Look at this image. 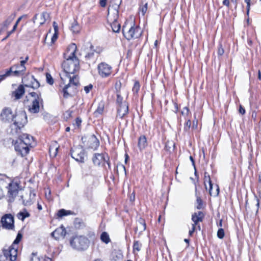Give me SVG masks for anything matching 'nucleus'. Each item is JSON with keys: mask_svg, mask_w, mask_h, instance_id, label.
<instances>
[{"mask_svg": "<svg viewBox=\"0 0 261 261\" xmlns=\"http://www.w3.org/2000/svg\"><path fill=\"white\" fill-rule=\"evenodd\" d=\"M14 18V15H11L7 20L5 22L4 25L6 27L8 26L12 21Z\"/></svg>", "mask_w": 261, "mask_h": 261, "instance_id": "c03bdc74", "label": "nucleus"}, {"mask_svg": "<svg viewBox=\"0 0 261 261\" xmlns=\"http://www.w3.org/2000/svg\"><path fill=\"white\" fill-rule=\"evenodd\" d=\"M191 122L190 120H188L184 125V131L185 133H188L190 128Z\"/></svg>", "mask_w": 261, "mask_h": 261, "instance_id": "58836bf2", "label": "nucleus"}, {"mask_svg": "<svg viewBox=\"0 0 261 261\" xmlns=\"http://www.w3.org/2000/svg\"><path fill=\"white\" fill-rule=\"evenodd\" d=\"M2 227L8 230H12L14 228V217L10 214L4 215L1 219Z\"/></svg>", "mask_w": 261, "mask_h": 261, "instance_id": "9d476101", "label": "nucleus"}, {"mask_svg": "<svg viewBox=\"0 0 261 261\" xmlns=\"http://www.w3.org/2000/svg\"><path fill=\"white\" fill-rule=\"evenodd\" d=\"M105 160H106V155L102 153H95L92 158L93 163L96 166H99Z\"/></svg>", "mask_w": 261, "mask_h": 261, "instance_id": "aec40b11", "label": "nucleus"}, {"mask_svg": "<svg viewBox=\"0 0 261 261\" xmlns=\"http://www.w3.org/2000/svg\"><path fill=\"white\" fill-rule=\"evenodd\" d=\"M24 93V88L23 85H19L18 88L13 93L16 99H20Z\"/></svg>", "mask_w": 261, "mask_h": 261, "instance_id": "393cba45", "label": "nucleus"}, {"mask_svg": "<svg viewBox=\"0 0 261 261\" xmlns=\"http://www.w3.org/2000/svg\"><path fill=\"white\" fill-rule=\"evenodd\" d=\"M206 173H205L204 178V182L205 184V188L207 189L206 184H205V182L207 181V182H208V183L209 184V189H208L209 194L211 195H212V188H213V184H212V181L211 180L210 175H208L207 176H206Z\"/></svg>", "mask_w": 261, "mask_h": 261, "instance_id": "a878e982", "label": "nucleus"}, {"mask_svg": "<svg viewBox=\"0 0 261 261\" xmlns=\"http://www.w3.org/2000/svg\"><path fill=\"white\" fill-rule=\"evenodd\" d=\"M77 49V46L74 43L68 46L63 54L64 62H67V64H93L96 59L95 53H100L101 51L100 48L95 49L91 43H87L82 46L78 57L76 56Z\"/></svg>", "mask_w": 261, "mask_h": 261, "instance_id": "f257e3e1", "label": "nucleus"}, {"mask_svg": "<svg viewBox=\"0 0 261 261\" xmlns=\"http://www.w3.org/2000/svg\"><path fill=\"white\" fill-rule=\"evenodd\" d=\"M203 218L204 214L202 212L194 213L192 215V220L194 222L192 225L196 226L198 222L202 221Z\"/></svg>", "mask_w": 261, "mask_h": 261, "instance_id": "412c9836", "label": "nucleus"}, {"mask_svg": "<svg viewBox=\"0 0 261 261\" xmlns=\"http://www.w3.org/2000/svg\"><path fill=\"white\" fill-rule=\"evenodd\" d=\"M28 59H29L28 57H26L24 60H20V65H24L26 63Z\"/></svg>", "mask_w": 261, "mask_h": 261, "instance_id": "680f3d73", "label": "nucleus"}, {"mask_svg": "<svg viewBox=\"0 0 261 261\" xmlns=\"http://www.w3.org/2000/svg\"><path fill=\"white\" fill-rule=\"evenodd\" d=\"M107 0H100V5L102 7L106 6Z\"/></svg>", "mask_w": 261, "mask_h": 261, "instance_id": "e2e57ef3", "label": "nucleus"}, {"mask_svg": "<svg viewBox=\"0 0 261 261\" xmlns=\"http://www.w3.org/2000/svg\"><path fill=\"white\" fill-rule=\"evenodd\" d=\"M30 95L33 98L29 111L32 113H38L40 111V107H43V101L40 92H32Z\"/></svg>", "mask_w": 261, "mask_h": 261, "instance_id": "39448f33", "label": "nucleus"}, {"mask_svg": "<svg viewBox=\"0 0 261 261\" xmlns=\"http://www.w3.org/2000/svg\"><path fill=\"white\" fill-rule=\"evenodd\" d=\"M139 31V29L138 28L134 27L132 24L130 27H127L126 23L123 26L122 28L123 34L124 37L128 40L138 37L140 35Z\"/></svg>", "mask_w": 261, "mask_h": 261, "instance_id": "0eeeda50", "label": "nucleus"}, {"mask_svg": "<svg viewBox=\"0 0 261 261\" xmlns=\"http://www.w3.org/2000/svg\"><path fill=\"white\" fill-rule=\"evenodd\" d=\"M223 4L227 7L229 6V0H223Z\"/></svg>", "mask_w": 261, "mask_h": 261, "instance_id": "0e129e2a", "label": "nucleus"}, {"mask_svg": "<svg viewBox=\"0 0 261 261\" xmlns=\"http://www.w3.org/2000/svg\"><path fill=\"white\" fill-rule=\"evenodd\" d=\"M22 70H17L16 69H13V67L7 70L5 74L0 75V81L5 79V77L12 75L15 76H21L23 74L21 73Z\"/></svg>", "mask_w": 261, "mask_h": 261, "instance_id": "dca6fc26", "label": "nucleus"}, {"mask_svg": "<svg viewBox=\"0 0 261 261\" xmlns=\"http://www.w3.org/2000/svg\"><path fill=\"white\" fill-rule=\"evenodd\" d=\"M119 11L112 8H108V14L107 17L108 22L109 23L114 22L117 21L118 18Z\"/></svg>", "mask_w": 261, "mask_h": 261, "instance_id": "2eb2a0df", "label": "nucleus"}, {"mask_svg": "<svg viewBox=\"0 0 261 261\" xmlns=\"http://www.w3.org/2000/svg\"><path fill=\"white\" fill-rule=\"evenodd\" d=\"M33 142V137L28 134H23L19 136L14 144L15 150L22 156L26 155L29 152V146Z\"/></svg>", "mask_w": 261, "mask_h": 261, "instance_id": "7ed1b4c3", "label": "nucleus"}, {"mask_svg": "<svg viewBox=\"0 0 261 261\" xmlns=\"http://www.w3.org/2000/svg\"><path fill=\"white\" fill-rule=\"evenodd\" d=\"M218 55L219 56H222L224 53V49L223 48L221 45H220L218 48Z\"/></svg>", "mask_w": 261, "mask_h": 261, "instance_id": "49530a36", "label": "nucleus"}, {"mask_svg": "<svg viewBox=\"0 0 261 261\" xmlns=\"http://www.w3.org/2000/svg\"><path fill=\"white\" fill-rule=\"evenodd\" d=\"M17 27V25H16V23H15V25L13 27L12 30L8 32L7 36L3 40H5L6 38H7L12 33H13L16 29Z\"/></svg>", "mask_w": 261, "mask_h": 261, "instance_id": "3c124183", "label": "nucleus"}, {"mask_svg": "<svg viewBox=\"0 0 261 261\" xmlns=\"http://www.w3.org/2000/svg\"><path fill=\"white\" fill-rule=\"evenodd\" d=\"M11 179L6 175L0 174V188H8Z\"/></svg>", "mask_w": 261, "mask_h": 261, "instance_id": "4be33fe9", "label": "nucleus"}, {"mask_svg": "<svg viewBox=\"0 0 261 261\" xmlns=\"http://www.w3.org/2000/svg\"><path fill=\"white\" fill-rule=\"evenodd\" d=\"M121 0H112L111 2L109 8H112L119 11V6L121 5Z\"/></svg>", "mask_w": 261, "mask_h": 261, "instance_id": "c85d7f7f", "label": "nucleus"}, {"mask_svg": "<svg viewBox=\"0 0 261 261\" xmlns=\"http://www.w3.org/2000/svg\"><path fill=\"white\" fill-rule=\"evenodd\" d=\"M66 234V230L63 226H61L54 231L51 235L56 240H59L60 238H64Z\"/></svg>", "mask_w": 261, "mask_h": 261, "instance_id": "f3484780", "label": "nucleus"}, {"mask_svg": "<svg viewBox=\"0 0 261 261\" xmlns=\"http://www.w3.org/2000/svg\"><path fill=\"white\" fill-rule=\"evenodd\" d=\"M82 141L85 146L88 148H90L94 150H96L99 145L98 139L94 135H90L87 137H82Z\"/></svg>", "mask_w": 261, "mask_h": 261, "instance_id": "1a4fd4ad", "label": "nucleus"}, {"mask_svg": "<svg viewBox=\"0 0 261 261\" xmlns=\"http://www.w3.org/2000/svg\"><path fill=\"white\" fill-rule=\"evenodd\" d=\"M117 102L118 103V106L124 102V101H122L123 98L120 94H117Z\"/></svg>", "mask_w": 261, "mask_h": 261, "instance_id": "a18cd8bd", "label": "nucleus"}, {"mask_svg": "<svg viewBox=\"0 0 261 261\" xmlns=\"http://www.w3.org/2000/svg\"><path fill=\"white\" fill-rule=\"evenodd\" d=\"M70 154L73 159L80 163H84L87 155L84 149L81 146H76L72 147L70 150Z\"/></svg>", "mask_w": 261, "mask_h": 261, "instance_id": "423d86ee", "label": "nucleus"}, {"mask_svg": "<svg viewBox=\"0 0 261 261\" xmlns=\"http://www.w3.org/2000/svg\"><path fill=\"white\" fill-rule=\"evenodd\" d=\"M46 82L48 84H49V85H53L54 83V79H53V77H51V75L48 73H46Z\"/></svg>", "mask_w": 261, "mask_h": 261, "instance_id": "a19ab883", "label": "nucleus"}, {"mask_svg": "<svg viewBox=\"0 0 261 261\" xmlns=\"http://www.w3.org/2000/svg\"><path fill=\"white\" fill-rule=\"evenodd\" d=\"M128 112V105L126 101H124L121 105L118 106L117 109V117L119 118H123Z\"/></svg>", "mask_w": 261, "mask_h": 261, "instance_id": "4468645a", "label": "nucleus"}, {"mask_svg": "<svg viewBox=\"0 0 261 261\" xmlns=\"http://www.w3.org/2000/svg\"><path fill=\"white\" fill-rule=\"evenodd\" d=\"M81 223V220L79 218H76L74 221L75 225H76L77 224H80Z\"/></svg>", "mask_w": 261, "mask_h": 261, "instance_id": "69168bd1", "label": "nucleus"}, {"mask_svg": "<svg viewBox=\"0 0 261 261\" xmlns=\"http://www.w3.org/2000/svg\"><path fill=\"white\" fill-rule=\"evenodd\" d=\"M140 84L139 83V82L138 81H136L135 84H134V85L133 86V91L134 92V93H138V92L139 91V89H140Z\"/></svg>", "mask_w": 261, "mask_h": 261, "instance_id": "37998d69", "label": "nucleus"}, {"mask_svg": "<svg viewBox=\"0 0 261 261\" xmlns=\"http://www.w3.org/2000/svg\"><path fill=\"white\" fill-rule=\"evenodd\" d=\"M147 4H145V5L143 6L141 8V11L142 13V15H144L145 13L147 11Z\"/></svg>", "mask_w": 261, "mask_h": 261, "instance_id": "8fccbe9b", "label": "nucleus"}, {"mask_svg": "<svg viewBox=\"0 0 261 261\" xmlns=\"http://www.w3.org/2000/svg\"><path fill=\"white\" fill-rule=\"evenodd\" d=\"M30 214L25 210L24 212H20L17 214V217L19 219L23 221L25 218L30 217Z\"/></svg>", "mask_w": 261, "mask_h": 261, "instance_id": "f704fd0d", "label": "nucleus"}, {"mask_svg": "<svg viewBox=\"0 0 261 261\" xmlns=\"http://www.w3.org/2000/svg\"><path fill=\"white\" fill-rule=\"evenodd\" d=\"M97 69L99 75L102 77L108 76L112 72L111 66H97Z\"/></svg>", "mask_w": 261, "mask_h": 261, "instance_id": "6ab92c4d", "label": "nucleus"}, {"mask_svg": "<svg viewBox=\"0 0 261 261\" xmlns=\"http://www.w3.org/2000/svg\"><path fill=\"white\" fill-rule=\"evenodd\" d=\"M148 145L145 136L141 135L138 138V146L140 150L144 149Z\"/></svg>", "mask_w": 261, "mask_h": 261, "instance_id": "5701e85b", "label": "nucleus"}, {"mask_svg": "<svg viewBox=\"0 0 261 261\" xmlns=\"http://www.w3.org/2000/svg\"><path fill=\"white\" fill-rule=\"evenodd\" d=\"M71 30L74 33H78L80 32V26L75 20H74L71 24Z\"/></svg>", "mask_w": 261, "mask_h": 261, "instance_id": "72a5a7b5", "label": "nucleus"}, {"mask_svg": "<svg viewBox=\"0 0 261 261\" xmlns=\"http://www.w3.org/2000/svg\"><path fill=\"white\" fill-rule=\"evenodd\" d=\"M225 236L224 230L223 228H220L218 229L217 232V237L219 239H223Z\"/></svg>", "mask_w": 261, "mask_h": 261, "instance_id": "79ce46f5", "label": "nucleus"}, {"mask_svg": "<svg viewBox=\"0 0 261 261\" xmlns=\"http://www.w3.org/2000/svg\"><path fill=\"white\" fill-rule=\"evenodd\" d=\"M197 126V121L193 122L192 128H196Z\"/></svg>", "mask_w": 261, "mask_h": 261, "instance_id": "338daca9", "label": "nucleus"}, {"mask_svg": "<svg viewBox=\"0 0 261 261\" xmlns=\"http://www.w3.org/2000/svg\"><path fill=\"white\" fill-rule=\"evenodd\" d=\"M141 244L138 241H135L133 245L134 251H139L141 250Z\"/></svg>", "mask_w": 261, "mask_h": 261, "instance_id": "4c0bfd02", "label": "nucleus"}, {"mask_svg": "<svg viewBox=\"0 0 261 261\" xmlns=\"http://www.w3.org/2000/svg\"><path fill=\"white\" fill-rule=\"evenodd\" d=\"M16 69L17 70H22L21 73L24 74L26 70L25 66H16Z\"/></svg>", "mask_w": 261, "mask_h": 261, "instance_id": "09e8293b", "label": "nucleus"}, {"mask_svg": "<svg viewBox=\"0 0 261 261\" xmlns=\"http://www.w3.org/2000/svg\"><path fill=\"white\" fill-rule=\"evenodd\" d=\"M196 229V226L192 225V228L189 232V234L190 236H192Z\"/></svg>", "mask_w": 261, "mask_h": 261, "instance_id": "5fc2aeb1", "label": "nucleus"}, {"mask_svg": "<svg viewBox=\"0 0 261 261\" xmlns=\"http://www.w3.org/2000/svg\"><path fill=\"white\" fill-rule=\"evenodd\" d=\"M17 118V120H14L13 124L11 125L12 129L14 128L16 129V132L18 129H20L26 123L27 116L25 113H21L15 116L13 114L12 110L9 108L4 109L1 114V118L3 122H12L14 121L15 117Z\"/></svg>", "mask_w": 261, "mask_h": 261, "instance_id": "f03ea898", "label": "nucleus"}, {"mask_svg": "<svg viewBox=\"0 0 261 261\" xmlns=\"http://www.w3.org/2000/svg\"><path fill=\"white\" fill-rule=\"evenodd\" d=\"M17 246L11 245L8 250L4 251V255L10 261H15L17 256Z\"/></svg>", "mask_w": 261, "mask_h": 261, "instance_id": "f8f14e48", "label": "nucleus"}, {"mask_svg": "<svg viewBox=\"0 0 261 261\" xmlns=\"http://www.w3.org/2000/svg\"><path fill=\"white\" fill-rule=\"evenodd\" d=\"M104 110V103L103 102H100L98 103V106L94 112V115L95 117H98L99 115L101 114Z\"/></svg>", "mask_w": 261, "mask_h": 261, "instance_id": "bb28decb", "label": "nucleus"}, {"mask_svg": "<svg viewBox=\"0 0 261 261\" xmlns=\"http://www.w3.org/2000/svg\"><path fill=\"white\" fill-rule=\"evenodd\" d=\"M239 112L242 115H243L245 113V110L244 108H243L241 106H240L239 108Z\"/></svg>", "mask_w": 261, "mask_h": 261, "instance_id": "bf43d9fd", "label": "nucleus"}, {"mask_svg": "<svg viewBox=\"0 0 261 261\" xmlns=\"http://www.w3.org/2000/svg\"><path fill=\"white\" fill-rule=\"evenodd\" d=\"M93 85L92 84H89V85L85 86L84 87V90L86 93H88L92 89Z\"/></svg>", "mask_w": 261, "mask_h": 261, "instance_id": "de8ad7c7", "label": "nucleus"}, {"mask_svg": "<svg viewBox=\"0 0 261 261\" xmlns=\"http://www.w3.org/2000/svg\"><path fill=\"white\" fill-rule=\"evenodd\" d=\"M196 208L198 210L202 208L203 202L200 197H197L196 199Z\"/></svg>", "mask_w": 261, "mask_h": 261, "instance_id": "ea45409f", "label": "nucleus"}, {"mask_svg": "<svg viewBox=\"0 0 261 261\" xmlns=\"http://www.w3.org/2000/svg\"><path fill=\"white\" fill-rule=\"evenodd\" d=\"M8 195L10 197L14 199L18 194L19 185L17 182L11 181L8 186Z\"/></svg>", "mask_w": 261, "mask_h": 261, "instance_id": "ddd939ff", "label": "nucleus"}, {"mask_svg": "<svg viewBox=\"0 0 261 261\" xmlns=\"http://www.w3.org/2000/svg\"><path fill=\"white\" fill-rule=\"evenodd\" d=\"M28 59H29L28 57H26L24 60H20V65H24L26 63Z\"/></svg>", "mask_w": 261, "mask_h": 261, "instance_id": "052dcab7", "label": "nucleus"}, {"mask_svg": "<svg viewBox=\"0 0 261 261\" xmlns=\"http://www.w3.org/2000/svg\"><path fill=\"white\" fill-rule=\"evenodd\" d=\"M58 33H55L53 36L51 37V43H54L55 41L57 40L58 37Z\"/></svg>", "mask_w": 261, "mask_h": 261, "instance_id": "864d4df0", "label": "nucleus"}, {"mask_svg": "<svg viewBox=\"0 0 261 261\" xmlns=\"http://www.w3.org/2000/svg\"><path fill=\"white\" fill-rule=\"evenodd\" d=\"M80 70V66H64L63 71L67 77L71 75H76Z\"/></svg>", "mask_w": 261, "mask_h": 261, "instance_id": "a211bd4d", "label": "nucleus"}, {"mask_svg": "<svg viewBox=\"0 0 261 261\" xmlns=\"http://www.w3.org/2000/svg\"><path fill=\"white\" fill-rule=\"evenodd\" d=\"M24 16H20V17L18 18V19H17V20L16 21V25H18V24L19 23V22L20 21V20L22 19V18L24 17Z\"/></svg>", "mask_w": 261, "mask_h": 261, "instance_id": "774afa93", "label": "nucleus"}, {"mask_svg": "<svg viewBox=\"0 0 261 261\" xmlns=\"http://www.w3.org/2000/svg\"><path fill=\"white\" fill-rule=\"evenodd\" d=\"M22 238V235L20 233H18L17 237L15 240L14 241L12 245L13 246H17L18 244L19 243V242L21 241V239Z\"/></svg>", "mask_w": 261, "mask_h": 261, "instance_id": "e433bc0d", "label": "nucleus"}, {"mask_svg": "<svg viewBox=\"0 0 261 261\" xmlns=\"http://www.w3.org/2000/svg\"><path fill=\"white\" fill-rule=\"evenodd\" d=\"M68 77L69 78V83L63 89V96L66 98L72 95L70 90L72 85L77 86L79 85V77L77 74L73 75Z\"/></svg>", "mask_w": 261, "mask_h": 261, "instance_id": "6e6552de", "label": "nucleus"}, {"mask_svg": "<svg viewBox=\"0 0 261 261\" xmlns=\"http://www.w3.org/2000/svg\"><path fill=\"white\" fill-rule=\"evenodd\" d=\"M104 162H106L109 169H111L110 163L109 161V157L108 155H106V160H105Z\"/></svg>", "mask_w": 261, "mask_h": 261, "instance_id": "13d9d810", "label": "nucleus"}, {"mask_svg": "<svg viewBox=\"0 0 261 261\" xmlns=\"http://www.w3.org/2000/svg\"><path fill=\"white\" fill-rule=\"evenodd\" d=\"M111 27L112 28V31L114 32L117 33L119 31L120 29V23H119L117 21H115L114 22L109 23Z\"/></svg>", "mask_w": 261, "mask_h": 261, "instance_id": "c756f323", "label": "nucleus"}, {"mask_svg": "<svg viewBox=\"0 0 261 261\" xmlns=\"http://www.w3.org/2000/svg\"><path fill=\"white\" fill-rule=\"evenodd\" d=\"M49 18V15L46 12L42 13L41 15L38 16L39 22L40 24H44L45 21Z\"/></svg>", "mask_w": 261, "mask_h": 261, "instance_id": "cd10ccee", "label": "nucleus"}, {"mask_svg": "<svg viewBox=\"0 0 261 261\" xmlns=\"http://www.w3.org/2000/svg\"><path fill=\"white\" fill-rule=\"evenodd\" d=\"M74 213L71 211H67L65 209H61L58 212V216L59 217H62L63 216L73 215Z\"/></svg>", "mask_w": 261, "mask_h": 261, "instance_id": "7c9ffc66", "label": "nucleus"}, {"mask_svg": "<svg viewBox=\"0 0 261 261\" xmlns=\"http://www.w3.org/2000/svg\"><path fill=\"white\" fill-rule=\"evenodd\" d=\"M71 246L78 251L86 250L89 246V240L88 239L83 236H75L70 240Z\"/></svg>", "mask_w": 261, "mask_h": 261, "instance_id": "20e7f679", "label": "nucleus"}, {"mask_svg": "<svg viewBox=\"0 0 261 261\" xmlns=\"http://www.w3.org/2000/svg\"><path fill=\"white\" fill-rule=\"evenodd\" d=\"M22 83L26 87H31L34 89H37L40 87V83L33 76L28 75L22 79Z\"/></svg>", "mask_w": 261, "mask_h": 261, "instance_id": "9b49d317", "label": "nucleus"}, {"mask_svg": "<svg viewBox=\"0 0 261 261\" xmlns=\"http://www.w3.org/2000/svg\"><path fill=\"white\" fill-rule=\"evenodd\" d=\"M53 27L55 30V33H58V27L57 23L55 21L53 22Z\"/></svg>", "mask_w": 261, "mask_h": 261, "instance_id": "6e6d98bb", "label": "nucleus"}, {"mask_svg": "<svg viewBox=\"0 0 261 261\" xmlns=\"http://www.w3.org/2000/svg\"><path fill=\"white\" fill-rule=\"evenodd\" d=\"M146 228L145 221L142 218H140L137 221V225L136 231L139 230L141 232L144 231Z\"/></svg>", "mask_w": 261, "mask_h": 261, "instance_id": "b1692460", "label": "nucleus"}, {"mask_svg": "<svg viewBox=\"0 0 261 261\" xmlns=\"http://www.w3.org/2000/svg\"><path fill=\"white\" fill-rule=\"evenodd\" d=\"M190 160H191V161L192 162V165H193V166H194L195 170H196V167H195V162H194V160L192 156H190ZM196 174H197V173H196V171H195V175H196Z\"/></svg>", "mask_w": 261, "mask_h": 261, "instance_id": "4d7b16f0", "label": "nucleus"}, {"mask_svg": "<svg viewBox=\"0 0 261 261\" xmlns=\"http://www.w3.org/2000/svg\"><path fill=\"white\" fill-rule=\"evenodd\" d=\"M33 256L32 257L31 261H51L49 257H38L37 255L33 253Z\"/></svg>", "mask_w": 261, "mask_h": 261, "instance_id": "2f4dec72", "label": "nucleus"}, {"mask_svg": "<svg viewBox=\"0 0 261 261\" xmlns=\"http://www.w3.org/2000/svg\"><path fill=\"white\" fill-rule=\"evenodd\" d=\"M59 147H51L49 148V152L50 156H53V157H55L58 153Z\"/></svg>", "mask_w": 261, "mask_h": 261, "instance_id": "c9c22d12", "label": "nucleus"}, {"mask_svg": "<svg viewBox=\"0 0 261 261\" xmlns=\"http://www.w3.org/2000/svg\"><path fill=\"white\" fill-rule=\"evenodd\" d=\"M81 123H82V120L81 118L77 117L76 119H75V123H74L73 124L74 125H76L77 127H80L81 126Z\"/></svg>", "mask_w": 261, "mask_h": 261, "instance_id": "603ef678", "label": "nucleus"}, {"mask_svg": "<svg viewBox=\"0 0 261 261\" xmlns=\"http://www.w3.org/2000/svg\"><path fill=\"white\" fill-rule=\"evenodd\" d=\"M100 240L101 241L106 244H108L110 241L109 235L107 232H103L100 235Z\"/></svg>", "mask_w": 261, "mask_h": 261, "instance_id": "473e14b6", "label": "nucleus"}]
</instances>
